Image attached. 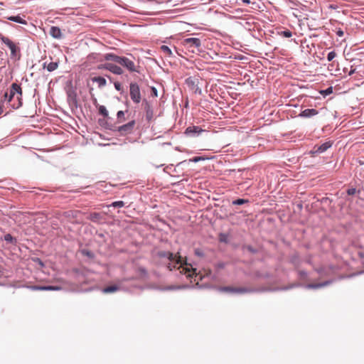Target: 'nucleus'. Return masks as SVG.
Segmentation results:
<instances>
[{
    "instance_id": "nucleus-32",
    "label": "nucleus",
    "mask_w": 364,
    "mask_h": 364,
    "mask_svg": "<svg viewBox=\"0 0 364 364\" xmlns=\"http://www.w3.org/2000/svg\"><path fill=\"white\" fill-rule=\"evenodd\" d=\"M282 36H283L285 38H290L292 36V33L289 30H286L282 32Z\"/></svg>"
},
{
    "instance_id": "nucleus-28",
    "label": "nucleus",
    "mask_w": 364,
    "mask_h": 364,
    "mask_svg": "<svg viewBox=\"0 0 364 364\" xmlns=\"http://www.w3.org/2000/svg\"><path fill=\"white\" fill-rule=\"evenodd\" d=\"M219 240L222 242L227 243L228 241V235L226 234L220 233L219 235Z\"/></svg>"
},
{
    "instance_id": "nucleus-31",
    "label": "nucleus",
    "mask_w": 364,
    "mask_h": 364,
    "mask_svg": "<svg viewBox=\"0 0 364 364\" xmlns=\"http://www.w3.org/2000/svg\"><path fill=\"white\" fill-rule=\"evenodd\" d=\"M161 49V50H163L168 55H172V52H171V49L168 46H162Z\"/></svg>"
},
{
    "instance_id": "nucleus-45",
    "label": "nucleus",
    "mask_w": 364,
    "mask_h": 364,
    "mask_svg": "<svg viewBox=\"0 0 364 364\" xmlns=\"http://www.w3.org/2000/svg\"><path fill=\"white\" fill-rule=\"evenodd\" d=\"M242 1L243 3H245V4H250V0H242Z\"/></svg>"
},
{
    "instance_id": "nucleus-14",
    "label": "nucleus",
    "mask_w": 364,
    "mask_h": 364,
    "mask_svg": "<svg viewBox=\"0 0 364 364\" xmlns=\"http://www.w3.org/2000/svg\"><path fill=\"white\" fill-rule=\"evenodd\" d=\"M318 112L316 109H306L303 110L299 116L302 117H311L318 114Z\"/></svg>"
},
{
    "instance_id": "nucleus-37",
    "label": "nucleus",
    "mask_w": 364,
    "mask_h": 364,
    "mask_svg": "<svg viewBox=\"0 0 364 364\" xmlns=\"http://www.w3.org/2000/svg\"><path fill=\"white\" fill-rule=\"evenodd\" d=\"M152 111L150 110L149 107L148 106V109L146 110V117L148 119H151L152 118Z\"/></svg>"
},
{
    "instance_id": "nucleus-42",
    "label": "nucleus",
    "mask_w": 364,
    "mask_h": 364,
    "mask_svg": "<svg viewBox=\"0 0 364 364\" xmlns=\"http://www.w3.org/2000/svg\"><path fill=\"white\" fill-rule=\"evenodd\" d=\"M202 159H203L201 158V157L196 156V157L193 158L191 159V161H193V162H198V161H200Z\"/></svg>"
},
{
    "instance_id": "nucleus-19",
    "label": "nucleus",
    "mask_w": 364,
    "mask_h": 364,
    "mask_svg": "<svg viewBox=\"0 0 364 364\" xmlns=\"http://www.w3.org/2000/svg\"><path fill=\"white\" fill-rule=\"evenodd\" d=\"M7 19L10 20V21H14V22H16V23H19L23 24V25H26L27 24V21L26 20H24L23 18H22L19 16H9L7 18Z\"/></svg>"
},
{
    "instance_id": "nucleus-17",
    "label": "nucleus",
    "mask_w": 364,
    "mask_h": 364,
    "mask_svg": "<svg viewBox=\"0 0 364 364\" xmlns=\"http://www.w3.org/2000/svg\"><path fill=\"white\" fill-rule=\"evenodd\" d=\"M120 288L121 287L119 285H111V286H108V287L104 288L102 289V292L105 293V294L113 293V292H115V291L119 290Z\"/></svg>"
},
{
    "instance_id": "nucleus-10",
    "label": "nucleus",
    "mask_w": 364,
    "mask_h": 364,
    "mask_svg": "<svg viewBox=\"0 0 364 364\" xmlns=\"http://www.w3.org/2000/svg\"><path fill=\"white\" fill-rule=\"evenodd\" d=\"M204 130L198 126H191L186 128L185 134L189 136H197L203 132Z\"/></svg>"
},
{
    "instance_id": "nucleus-25",
    "label": "nucleus",
    "mask_w": 364,
    "mask_h": 364,
    "mask_svg": "<svg viewBox=\"0 0 364 364\" xmlns=\"http://www.w3.org/2000/svg\"><path fill=\"white\" fill-rule=\"evenodd\" d=\"M248 202H249L248 200L240 198V199H237L235 200H233L232 201V204L233 205H242V204H245V203H247Z\"/></svg>"
},
{
    "instance_id": "nucleus-34",
    "label": "nucleus",
    "mask_w": 364,
    "mask_h": 364,
    "mask_svg": "<svg viewBox=\"0 0 364 364\" xmlns=\"http://www.w3.org/2000/svg\"><path fill=\"white\" fill-rule=\"evenodd\" d=\"M225 266L226 263L223 262H220L215 265V267L218 269H223L225 267Z\"/></svg>"
},
{
    "instance_id": "nucleus-9",
    "label": "nucleus",
    "mask_w": 364,
    "mask_h": 364,
    "mask_svg": "<svg viewBox=\"0 0 364 364\" xmlns=\"http://www.w3.org/2000/svg\"><path fill=\"white\" fill-rule=\"evenodd\" d=\"M264 290V289H261V291ZM260 291L259 289L253 288V287H235V294H250Z\"/></svg>"
},
{
    "instance_id": "nucleus-41",
    "label": "nucleus",
    "mask_w": 364,
    "mask_h": 364,
    "mask_svg": "<svg viewBox=\"0 0 364 364\" xmlns=\"http://www.w3.org/2000/svg\"><path fill=\"white\" fill-rule=\"evenodd\" d=\"M322 93H324L325 95H329L332 93V87H328L327 90L323 91Z\"/></svg>"
},
{
    "instance_id": "nucleus-4",
    "label": "nucleus",
    "mask_w": 364,
    "mask_h": 364,
    "mask_svg": "<svg viewBox=\"0 0 364 364\" xmlns=\"http://www.w3.org/2000/svg\"><path fill=\"white\" fill-rule=\"evenodd\" d=\"M130 97L135 103H139L141 101V93L139 87L136 83L132 82L129 89Z\"/></svg>"
},
{
    "instance_id": "nucleus-21",
    "label": "nucleus",
    "mask_w": 364,
    "mask_h": 364,
    "mask_svg": "<svg viewBox=\"0 0 364 364\" xmlns=\"http://www.w3.org/2000/svg\"><path fill=\"white\" fill-rule=\"evenodd\" d=\"M219 290L220 291H224V292L230 293V294H235V287H220Z\"/></svg>"
},
{
    "instance_id": "nucleus-35",
    "label": "nucleus",
    "mask_w": 364,
    "mask_h": 364,
    "mask_svg": "<svg viewBox=\"0 0 364 364\" xmlns=\"http://www.w3.org/2000/svg\"><path fill=\"white\" fill-rule=\"evenodd\" d=\"M31 289L33 290L46 291V286H33Z\"/></svg>"
},
{
    "instance_id": "nucleus-24",
    "label": "nucleus",
    "mask_w": 364,
    "mask_h": 364,
    "mask_svg": "<svg viewBox=\"0 0 364 364\" xmlns=\"http://www.w3.org/2000/svg\"><path fill=\"white\" fill-rule=\"evenodd\" d=\"M98 111H99V113L102 115L104 117H108V112L106 109V107L103 105H100L98 107Z\"/></svg>"
},
{
    "instance_id": "nucleus-5",
    "label": "nucleus",
    "mask_w": 364,
    "mask_h": 364,
    "mask_svg": "<svg viewBox=\"0 0 364 364\" xmlns=\"http://www.w3.org/2000/svg\"><path fill=\"white\" fill-rule=\"evenodd\" d=\"M118 64L125 68L129 72H138L134 61L127 57L121 56Z\"/></svg>"
},
{
    "instance_id": "nucleus-48",
    "label": "nucleus",
    "mask_w": 364,
    "mask_h": 364,
    "mask_svg": "<svg viewBox=\"0 0 364 364\" xmlns=\"http://www.w3.org/2000/svg\"><path fill=\"white\" fill-rule=\"evenodd\" d=\"M3 112V107L0 105V114Z\"/></svg>"
},
{
    "instance_id": "nucleus-46",
    "label": "nucleus",
    "mask_w": 364,
    "mask_h": 364,
    "mask_svg": "<svg viewBox=\"0 0 364 364\" xmlns=\"http://www.w3.org/2000/svg\"><path fill=\"white\" fill-rule=\"evenodd\" d=\"M291 287H284V288H282V289H283V290H287V289H290V288H291Z\"/></svg>"
},
{
    "instance_id": "nucleus-6",
    "label": "nucleus",
    "mask_w": 364,
    "mask_h": 364,
    "mask_svg": "<svg viewBox=\"0 0 364 364\" xmlns=\"http://www.w3.org/2000/svg\"><path fill=\"white\" fill-rule=\"evenodd\" d=\"M98 69H105L115 75H122L124 73L121 67L110 63L100 65Z\"/></svg>"
},
{
    "instance_id": "nucleus-3",
    "label": "nucleus",
    "mask_w": 364,
    "mask_h": 364,
    "mask_svg": "<svg viewBox=\"0 0 364 364\" xmlns=\"http://www.w3.org/2000/svg\"><path fill=\"white\" fill-rule=\"evenodd\" d=\"M181 44L193 53L200 51L201 47V41L198 38H185Z\"/></svg>"
},
{
    "instance_id": "nucleus-26",
    "label": "nucleus",
    "mask_w": 364,
    "mask_h": 364,
    "mask_svg": "<svg viewBox=\"0 0 364 364\" xmlns=\"http://www.w3.org/2000/svg\"><path fill=\"white\" fill-rule=\"evenodd\" d=\"M124 205V203L122 200L113 202L109 206L114 208H121Z\"/></svg>"
},
{
    "instance_id": "nucleus-13",
    "label": "nucleus",
    "mask_w": 364,
    "mask_h": 364,
    "mask_svg": "<svg viewBox=\"0 0 364 364\" xmlns=\"http://www.w3.org/2000/svg\"><path fill=\"white\" fill-rule=\"evenodd\" d=\"M332 146V142L331 141H326L321 145H319L318 146L314 147V152L315 153H323L326 151L328 149H329Z\"/></svg>"
},
{
    "instance_id": "nucleus-40",
    "label": "nucleus",
    "mask_w": 364,
    "mask_h": 364,
    "mask_svg": "<svg viewBox=\"0 0 364 364\" xmlns=\"http://www.w3.org/2000/svg\"><path fill=\"white\" fill-rule=\"evenodd\" d=\"M114 87H115V89H116L117 90H118V91H121V90H122V85H121V84H120L119 82H115L114 83Z\"/></svg>"
},
{
    "instance_id": "nucleus-12",
    "label": "nucleus",
    "mask_w": 364,
    "mask_h": 364,
    "mask_svg": "<svg viewBox=\"0 0 364 364\" xmlns=\"http://www.w3.org/2000/svg\"><path fill=\"white\" fill-rule=\"evenodd\" d=\"M333 282V280H327L323 282L316 283V284H308L305 286L306 289H318L321 287H326L331 284Z\"/></svg>"
},
{
    "instance_id": "nucleus-44",
    "label": "nucleus",
    "mask_w": 364,
    "mask_h": 364,
    "mask_svg": "<svg viewBox=\"0 0 364 364\" xmlns=\"http://www.w3.org/2000/svg\"><path fill=\"white\" fill-rule=\"evenodd\" d=\"M300 274H301V276H303V277H304V276H306V274H306V272H304V271H301V272H300Z\"/></svg>"
},
{
    "instance_id": "nucleus-7",
    "label": "nucleus",
    "mask_w": 364,
    "mask_h": 364,
    "mask_svg": "<svg viewBox=\"0 0 364 364\" xmlns=\"http://www.w3.org/2000/svg\"><path fill=\"white\" fill-rule=\"evenodd\" d=\"M186 82L196 93L201 94L202 91L198 85V80L197 78L188 77L186 79Z\"/></svg>"
},
{
    "instance_id": "nucleus-43",
    "label": "nucleus",
    "mask_w": 364,
    "mask_h": 364,
    "mask_svg": "<svg viewBox=\"0 0 364 364\" xmlns=\"http://www.w3.org/2000/svg\"><path fill=\"white\" fill-rule=\"evenodd\" d=\"M337 35L340 37H342L344 34L343 31L342 30H338L337 32H336Z\"/></svg>"
},
{
    "instance_id": "nucleus-30",
    "label": "nucleus",
    "mask_w": 364,
    "mask_h": 364,
    "mask_svg": "<svg viewBox=\"0 0 364 364\" xmlns=\"http://www.w3.org/2000/svg\"><path fill=\"white\" fill-rule=\"evenodd\" d=\"M357 193H360V191L359 190L358 191L355 188H350L347 190V194L349 196L355 195Z\"/></svg>"
},
{
    "instance_id": "nucleus-47",
    "label": "nucleus",
    "mask_w": 364,
    "mask_h": 364,
    "mask_svg": "<svg viewBox=\"0 0 364 364\" xmlns=\"http://www.w3.org/2000/svg\"><path fill=\"white\" fill-rule=\"evenodd\" d=\"M17 102V95L15 96L14 100L12 101V103Z\"/></svg>"
},
{
    "instance_id": "nucleus-22",
    "label": "nucleus",
    "mask_w": 364,
    "mask_h": 364,
    "mask_svg": "<svg viewBox=\"0 0 364 364\" xmlns=\"http://www.w3.org/2000/svg\"><path fill=\"white\" fill-rule=\"evenodd\" d=\"M4 240L9 243H11L12 245H16V239L11 236L10 234H6L4 235Z\"/></svg>"
},
{
    "instance_id": "nucleus-33",
    "label": "nucleus",
    "mask_w": 364,
    "mask_h": 364,
    "mask_svg": "<svg viewBox=\"0 0 364 364\" xmlns=\"http://www.w3.org/2000/svg\"><path fill=\"white\" fill-rule=\"evenodd\" d=\"M336 56V53L335 51H331L328 54L327 60L328 61H331Z\"/></svg>"
},
{
    "instance_id": "nucleus-11",
    "label": "nucleus",
    "mask_w": 364,
    "mask_h": 364,
    "mask_svg": "<svg viewBox=\"0 0 364 364\" xmlns=\"http://www.w3.org/2000/svg\"><path fill=\"white\" fill-rule=\"evenodd\" d=\"M2 41L4 42V43L5 45H6L9 48V49L11 50V54L13 55H15L16 52H17V50H18V48L16 47L15 43L14 42H12L8 38H2Z\"/></svg>"
},
{
    "instance_id": "nucleus-8",
    "label": "nucleus",
    "mask_w": 364,
    "mask_h": 364,
    "mask_svg": "<svg viewBox=\"0 0 364 364\" xmlns=\"http://www.w3.org/2000/svg\"><path fill=\"white\" fill-rule=\"evenodd\" d=\"M134 125H135V121L132 120V121L128 122L127 124L119 127L118 129V131L120 132L121 134H123V135L129 134L132 132Z\"/></svg>"
},
{
    "instance_id": "nucleus-36",
    "label": "nucleus",
    "mask_w": 364,
    "mask_h": 364,
    "mask_svg": "<svg viewBox=\"0 0 364 364\" xmlns=\"http://www.w3.org/2000/svg\"><path fill=\"white\" fill-rule=\"evenodd\" d=\"M195 254H196V255H197L198 257H203L204 256V252L200 249H196L195 250Z\"/></svg>"
},
{
    "instance_id": "nucleus-23",
    "label": "nucleus",
    "mask_w": 364,
    "mask_h": 364,
    "mask_svg": "<svg viewBox=\"0 0 364 364\" xmlns=\"http://www.w3.org/2000/svg\"><path fill=\"white\" fill-rule=\"evenodd\" d=\"M58 63L50 62V63L48 64L46 68L49 72H52V71H54L55 70H56L58 68Z\"/></svg>"
},
{
    "instance_id": "nucleus-16",
    "label": "nucleus",
    "mask_w": 364,
    "mask_h": 364,
    "mask_svg": "<svg viewBox=\"0 0 364 364\" xmlns=\"http://www.w3.org/2000/svg\"><path fill=\"white\" fill-rule=\"evenodd\" d=\"M121 56L117 55L114 53H107L104 55L105 60H112L117 63H119Z\"/></svg>"
},
{
    "instance_id": "nucleus-2",
    "label": "nucleus",
    "mask_w": 364,
    "mask_h": 364,
    "mask_svg": "<svg viewBox=\"0 0 364 364\" xmlns=\"http://www.w3.org/2000/svg\"><path fill=\"white\" fill-rule=\"evenodd\" d=\"M16 95H17V102L11 103V105L13 108L17 109L22 105V90L20 85L16 83H13L9 90V92L5 93L4 99L7 100L9 102H12V101L14 100Z\"/></svg>"
},
{
    "instance_id": "nucleus-15",
    "label": "nucleus",
    "mask_w": 364,
    "mask_h": 364,
    "mask_svg": "<svg viewBox=\"0 0 364 364\" xmlns=\"http://www.w3.org/2000/svg\"><path fill=\"white\" fill-rule=\"evenodd\" d=\"M49 33L55 38H60L62 36L61 30L57 26H52Z\"/></svg>"
},
{
    "instance_id": "nucleus-1",
    "label": "nucleus",
    "mask_w": 364,
    "mask_h": 364,
    "mask_svg": "<svg viewBox=\"0 0 364 364\" xmlns=\"http://www.w3.org/2000/svg\"><path fill=\"white\" fill-rule=\"evenodd\" d=\"M156 255L161 259V263L166 265L169 270L176 268V266L178 265V269H180V273L186 274L187 277H193L194 276L195 281H197L198 285L199 280H203L206 277L215 279V276L212 275L210 269L205 270V274L203 275L200 272L197 273L196 269L192 267L189 268L186 263H185L186 266L184 267L181 256L174 255L173 253L166 251H158Z\"/></svg>"
},
{
    "instance_id": "nucleus-18",
    "label": "nucleus",
    "mask_w": 364,
    "mask_h": 364,
    "mask_svg": "<svg viewBox=\"0 0 364 364\" xmlns=\"http://www.w3.org/2000/svg\"><path fill=\"white\" fill-rule=\"evenodd\" d=\"M92 80L98 84L99 87H105L107 84V81L105 78L103 77H95L92 79Z\"/></svg>"
},
{
    "instance_id": "nucleus-20",
    "label": "nucleus",
    "mask_w": 364,
    "mask_h": 364,
    "mask_svg": "<svg viewBox=\"0 0 364 364\" xmlns=\"http://www.w3.org/2000/svg\"><path fill=\"white\" fill-rule=\"evenodd\" d=\"M102 218L103 215L102 213H92L90 215V219L93 222H100Z\"/></svg>"
},
{
    "instance_id": "nucleus-39",
    "label": "nucleus",
    "mask_w": 364,
    "mask_h": 364,
    "mask_svg": "<svg viewBox=\"0 0 364 364\" xmlns=\"http://www.w3.org/2000/svg\"><path fill=\"white\" fill-rule=\"evenodd\" d=\"M180 287H175V286H168L165 288L162 289L163 290H173V289H180Z\"/></svg>"
},
{
    "instance_id": "nucleus-27",
    "label": "nucleus",
    "mask_w": 364,
    "mask_h": 364,
    "mask_svg": "<svg viewBox=\"0 0 364 364\" xmlns=\"http://www.w3.org/2000/svg\"><path fill=\"white\" fill-rule=\"evenodd\" d=\"M117 116L119 122H122L124 121V112L123 111H119L117 114Z\"/></svg>"
},
{
    "instance_id": "nucleus-38",
    "label": "nucleus",
    "mask_w": 364,
    "mask_h": 364,
    "mask_svg": "<svg viewBox=\"0 0 364 364\" xmlns=\"http://www.w3.org/2000/svg\"><path fill=\"white\" fill-rule=\"evenodd\" d=\"M82 253L84 255H86L89 257H93V255L91 252L88 251V250H83L82 251Z\"/></svg>"
},
{
    "instance_id": "nucleus-29",
    "label": "nucleus",
    "mask_w": 364,
    "mask_h": 364,
    "mask_svg": "<svg viewBox=\"0 0 364 364\" xmlns=\"http://www.w3.org/2000/svg\"><path fill=\"white\" fill-rule=\"evenodd\" d=\"M46 291H58V290L61 289V287H58V286L48 285V286H46Z\"/></svg>"
}]
</instances>
